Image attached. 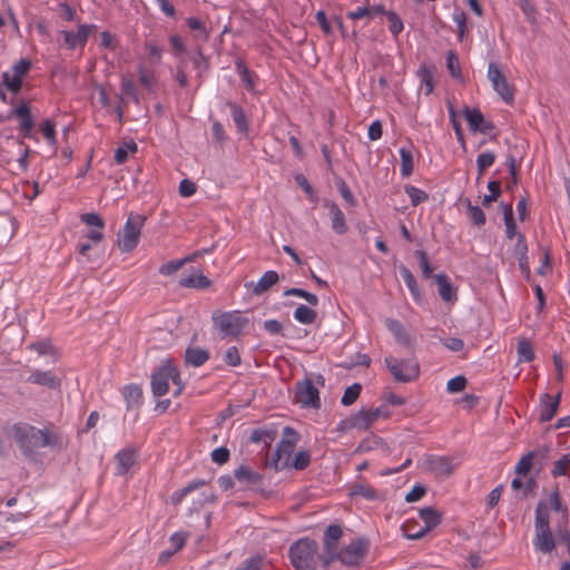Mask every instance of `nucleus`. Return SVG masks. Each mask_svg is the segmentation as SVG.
<instances>
[{"label":"nucleus","mask_w":570,"mask_h":570,"mask_svg":"<svg viewBox=\"0 0 570 570\" xmlns=\"http://www.w3.org/2000/svg\"><path fill=\"white\" fill-rule=\"evenodd\" d=\"M324 207L330 210L332 229L338 235H344L347 232V225L342 209L332 200H325Z\"/></svg>","instance_id":"16"},{"label":"nucleus","mask_w":570,"mask_h":570,"mask_svg":"<svg viewBox=\"0 0 570 570\" xmlns=\"http://www.w3.org/2000/svg\"><path fill=\"white\" fill-rule=\"evenodd\" d=\"M12 116L20 119L19 129L24 136H29L33 128V118L31 116L30 107L27 102H22L17 106L12 112Z\"/></svg>","instance_id":"19"},{"label":"nucleus","mask_w":570,"mask_h":570,"mask_svg":"<svg viewBox=\"0 0 570 570\" xmlns=\"http://www.w3.org/2000/svg\"><path fill=\"white\" fill-rule=\"evenodd\" d=\"M448 110H449V118H450V122L453 127V130L455 132V137L458 139V141L464 146L465 145V140H464V135H463V130H462V127H461V124L458 119V115H456V111L453 107V105L451 102H448Z\"/></svg>","instance_id":"41"},{"label":"nucleus","mask_w":570,"mask_h":570,"mask_svg":"<svg viewBox=\"0 0 570 570\" xmlns=\"http://www.w3.org/2000/svg\"><path fill=\"white\" fill-rule=\"evenodd\" d=\"M234 476L238 482L246 485L259 484L262 481V475L259 473L244 465H240L234 471Z\"/></svg>","instance_id":"31"},{"label":"nucleus","mask_w":570,"mask_h":570,"mask_svg":"<svg viewBox=\"0 0 570 570\" xmlns=\"http://www.w3.org/2000/svg\"><path fill=\"white\" fill-rule=\"evenodd\" d=\"M214 326L219 331L223 337H237L248 325V318L244 317L239 311L220 312L215 311L212 315Z\"/></svg>","instance_id":"4"},{"label":"nucleus","mask_w":570,"mask_h":570,"mask_svg":"<svg viewBox=\"0 0 570 570\" xmlns=\"http://www.w3.org/2000/svg\"><path fill=\"white\" fill-rule=\"evenodd\" d=\"M28 382L43 385L50 389H57L60 386L59 379L56 377L50 371L36 370L29 375Z\"/></svg>","instance_id":"23"},{"label":"nucleus","mask_w":570,"mask_h":570,"mask_svg":"<svg viewBox=\"0 0 570 570\" xmlns=\"http://www.w3.org/2000/svg\"><path fill=\"white\" fill-rule=\"evenodd\" d=\"M279 281L278 273L275 271H267L265 272L257 283L254 282H247L245 283V287L247 289H250L253 295H262L265 292H267L272 286L277 284Z\"/></svg>","instance_id":"14"},{"label":"nucleus","mask_w":570,"mask_h":570,"mask_svg":"<svg viewBox=\"0 0 570 570\" xmlns=\"http://www.w3.org/2000/svg\"><path fill=\"white\" fill-rule=\"evenodd\" d=\"M150 379L151 392L156 397H161L168 393L169 382H173L176 385V390L174 391L175 396H178L185 389L178 368L170 361L163 362L151 373Z\"/></svg>","instance_id":"3"},{"label":"nucleus","mask_w":570,"mask_h":570,"mask_svg":"<svg viewBox=\"0 0 570 570\" xmlns=\"http://www.w3.org/2000/svg\"><path fill=\"white\" fill-rule=\"evenodd\" d=\"M296 399L304 407H321L320 392L312 379H305L297 383Z\"/></svg>","instance_id":"11"},{"label":"nucleus","mask_w":570,"mask_h":570,"mask_svg":"<svg viewBox=\"0 0 570 570\" xmlns=\"http://www.w3.org/2000/svg\"><path fill=\"white\" fill-rule=\"evenodd\" d=\"M337 547L331 546V548H324V552L320 553V562L322 563V569L327 570L328 566L337 559Z\"/></svg>","instance_id":"58"},{"label":"nucleus","mask_w":570,"mask_h":570,"mask_svg":"<svg viewBox=\"0 0 570 570\" xmlns=\"http://www.w3.org/2000/svg\"><path fill=\"white\" fill-rule=\"evenodd\" d=\"M463 115L468 121L469 129L471 131H479L481 125L484 124V117L481 111L476 108L464 107Z\"/></svg>","instance_id":"38"},{"label":"nucleus","mask_w":570,"mask_h":570,"mask_svg":"<svg viewBox=\"0 0 570 570\" xmlns=\"http://www.w3.org/2000/svg\"><path fill=\"white\" fill-rule=\"evenodd\" d=\"M194 68L197 70L198 76H200L204 71L208 69V62L206 57L202 53V51H197L190 58Z\"/></svg>","instance_id":"62"},{"label":"nucleus","mask_w":570,"mask_h":570,"mask_svg":"<svg viewBox=\"0 0 570 570\" xmlns=\"http://www.w3.org/2000/svg\"><path fill=\"white\" fill-rule=\"evenodd\" d=\"M468 216L476 226L485 224V215L483 210L479 206H473L470 202L468 203Z\"/></svg>","instance_id":"54"},{"label":"nucleus","mask_w":570,"mask_h":570,"mask_svg":"<svg viewBox=\"0 0 570 570\" xmlns=\"http://www.w3.org/2000/svg\"><path fill=\"white\" fill-rule=\"evenodd\" d=\"M226 106L230 110V116L238 131L242 134H246L248 131V122L243 108L234 101H227Z\"/></svg>","instance_id":"29"},{"label":"nucleus","mask_w":570,"mask_h":570,"mask_svg":"<svg viewBox=\"0 0 570 570\" xmlns=\"http://www.w3.org/2000/svg\"><path fill=\"white\" fill-rule=\"evenodd\" d=\"M137 151V145L136 142L131 141L129 144H125L124 146L118 147L115 150V161L119 165L124 164L129 153H136Z\"/></svg>","instance_id":"50"},{"label":"nucleus","mask_w":570,"mask_h":570,"mask_svg":"<svg viewBox=\"0 0 570 570\" xmlns=\"http://www.w3.org/2000/svg\"><path fill=\"white\" fill-rule=\"evenodd\" d=\"M533 546L535 550L542 553H551L556 548V542L550 530H535V537L533 539Z\"/></svg>","instance_id":"21"},{"label":"nucleus","mask_w":570,"mask_h":570,"mask_svg":"<svg viewBox=\"0 0 570 570\" xmlns=\"http://www.w3.org/2000/svg\"><path fill=\"white\" fill-rule=\"evenodd\" d=\"M424 465L426 470L439 478H446L453 471L451 461L448 458L440 455L428 456L424 461Z\"/></svg>","instance_id":"13"},{"label":"nucleus","mask_w":570,"mask_h":570,"mask_svg":"<svg viewBox=\"0 0 570 570\" xmlns=\"http://www.w3.org/2000/svg\"><path fill=\"white\" fill-rule=\"evenodd\" d=\"M550 515L548 504L540 501L535 508V520H534V529L535 530H550Z\"/></svg>","instance_id":"36"},{"label":"nucleus","mask_w":570,"mask_h":570,"mask_svg":"<svg viewBox=\"0 0 570 570\" xmlns=\"http://www.w3.org/2000/svg\"><path fill=\"white\" fill-rule=\"evenodd\" d=\"M560 397L561 393H558L554 397L548 393L540 396L539 412L541 422H549L552 420L558 411Z\"/></svg>","instance_id":"15"},{"label":"nucleus","mask_w":570,"mask_h":570,"mask_svg":"<svg viewBox=\"0 0 570 570\" xmlns=\"http://www.w3.org/2000/svg\"><path fill=\"white\" fill-rule=\"evenodd\" d=\"M419 517L424 522V525L420 527L417 532H412L411 529H404V537L409 540L422 539L441 522V514L431 507L420 509Z\"/></svg>","instance_id":"10"},{"label":"nucleus","mask_w":570,"mask_h":570,"mask_svg":"<svg viewBox=\"0 0 570 570\" xmlns=\"http://www.w3.org/2000/svg\"><path fill=\"white\" fill-rule=\"evenodd\" d=\"M419 77H420V91L423 92L425 96H429L432 94L434 89V80H433V73L429 69H421L419 70Z\"/></svg>","instance_id":"40"},{"label":"nucleus","mask_w":570,"mask_h":570,"mask_svg":"<svg viewBox=\"0 0 570 570\" xmlns=\"http://www.w3.org/2000/svg\"><path fill=\"white\" fill-rule=\"evenodd\" d=\"M504 225H505V236L509 239H512L514 237L518 238V235L520 233L517 232V225L513 218V213L511 206H507L504 208Z\"/></svg>","instance_id":"43"},{"label":"nucleus","mask_w":570,"mask_h":570,"mask_svg":"<svg viewBox=\"0 0 570 570\" xmlns=\"http://www.w3.org/2000/svg\"><path fill=\"white\" fill-rule=\"evenodd\" d=\"M288 553L295 570H317L320 551L315 540L299 539L291 546Z\"/></svg>","instance_id":"2"},{"label":"nucleus","mask_w":570,"mask_h":570,"mask_svg":"<svg viewBox=\"0 0 570 570\" xmlns=\"http://www.w3.org/2000/svg\"><path fill=\"white\" fill-rule=\"evenodd\" d=\"M361 391L362 385L360 383H353L352 385L347 386L341 399V403L345 406L352 405L360 396Z\"/></svg>","instance_id":"44"},{"label":"nucleus","mask_w":570,"mask_h":570,"mask_svg":"<svg viewBox=\"0 0 570 570\" xmlns=\"http://www.w3.org/2000/svg\"><path fill=\"white\" fill-rule=\"evenodd\" d=\"M13 436L22 453L31 458L36 450L46 446H57L59 438L55 433L40 430L28 423H17L12 428Z\"/></svg>","instance_id":"1"},{"label":"nucleus","mask_w":570,"mask_h":570,"mask_svg":"<svg viewBox=\"0 0 570 570\" xmlns=\"http://www.w3.org/2000/svg\"><path fill=\"white\" fill-rule=\"evenodd\" d=\"M352 494L362 497L366 500H375L377 498V491L374 488L364 484L354 485Z\"/></svg>","instance_id":"56"},{"label":"nucleus","mask_w":570,"mask_h":570,"mask_svg":"<svg viewBox=\"0 0 570 570\" xmlns=\"http://www.w3.org/2000/svg\"><path fill=\"white\" fill-rule=\"evenodd\" d=\"M136 460H137V452L135 449L127 448V449L120 450L115 455L116 474L117 475L126 474L135 465Z\"/></svg>","instance_id":"17"},{"label":"nucleus","mask_w":570,"mask_h":570,"mask_svg":"<svg viewBox=\"0 0 570 570\" xmlns=\"http://www.w3.org/2000/svg\"><path fill=\"white\" fill-rule=\"evenodd\" d=\"M549 449L548 446H543L537 451H530L518 461L515 464L514 471L518 474H528L533 465V460L535 458H540L544 460L548 456Z\"/></svg>","instance_id":"18"},{"label":"nucleus","mask_w":570,"mask_h":570,"mask_svg":"<svg viewBox=\"0 0 570 570\" xmlns=\"http://www.w3.org/2000/svg\"><path fill=\"white\" fill-rule=\"evenodd\" d=\"M343 535V530L338 524H331L326 528L323 537L324 548L337 547L338 540Z\"/></svg>","instance_id":"39"},{"label":"nucleus","mask_w":570,"mask_h":570,"mask_svg":"<svg viewBox=\"0 0 570 570\" xmlns=\"http://www.w3.org/2000/svg\"><path fill=\"white\" fill-rule=\"evenodd\" d=\"M488 79L492 85L493 90L501 97V99L510 104L513 101V91L495 62H490L488 66Z\"/></svg>","instance_id":"9"},{"label":"nucleus","mask_w":570,"mask_h":570,"mask_svg":"<svg viewBox=\"0 0 570 570\" xmlns=\"http://www.w3.org/2000/svg\"><path fill=\"white\" fill-rule=\"evenodd\" d=\"M224 361L229 366H238L242 363V358L236 346H230L225 354Z\"/></svg>","instance_id":"64"},{"label":"nucleus","mask_w":570,"mask_h":570,"mask_svg":"<svg viewBox=\"0 0 570 570\" xmlns=\"http://www.w3.org/2000/svg\"><path fill=\"white\" fill-rule=\"evenodd\" d=\"M400 158H401V168L400 173L402 177H409L412 175L414 169L413 154L412 149L405 146H402L399 149Z\"/></svg>","instance_id":"35"},{"label":"nucleus","mask_w":570,"mask_h":570,"mask_svg":"<svg viewBox=\"0 0 570 570\" xmlns=\"http://www.w3.org/2000/svg\"><path fill=\"white\" fill-rule=\"evenodd\" d=\"M179 285L186 288L204 289L210 285V279L202 272L195 271L188 275H183Z\"/></svg>","instance_id":"20"},{"label":"nucleus","mask_w":570,"mask_h":570,"mask_svg":"<svg viewBox=\"0 0 570 570\" xmlns=\"http://www.w3.org/2000/svg\"><path fill=\"white\" fill-rule=\"evenodd\" d=\"M517 354H518V362H521V363L532 362L535 357L534 348H533L531 342L525 337L518 340Z\"/></svg>","instance_id":"34"},{"label":"nucleus","mask_w":570,"mask_h":570,"mask_svg":"<svg viewBox=\"0 0 570 570\" xmlns=\"http://www.w3.org/2000/svg\"><path fill=\"white\" fill-rule=\"evenodd\" d=\"M97 29L96 24L83 23L78 27V31L62 30L61 36L63 37L65 46L72 50L77 47H83L92 31Z\"/></svg>","instance_id":"12"},{"label":"nucleus","mask_w":570,"mask_h":570,"mask_svg":"<svg viewBox=\"0 0 570 570\" xmlns=\"http://www.w3.org/2000/svg\"><path fill=\"white\" fill-rule=\"evenodd\" d=\"M144 223V216L129 215L124 226L122 236L118 240V246L121 252H131L137 246Z\"/></svg>","instance_id":"7"},{"label":"nucleus","mask_w":570,"mask_h":570,"mask_svg":"<svg viewBox=\"0 0 570 570\" xmlns=\"http://www.w3.org/2000/svg\"><path fill=\"white\" fill-rule=\"evenodd\" d=\"M311 462V454L307 451H299L296 453L294 461H293V468L302 471L308 466Z\"/></svg>","instance_id":"61"},{"label":"nucleus","mask_w":570,"mask_h":570,"mask_svg":"<svg viewBox=\"0 0 570 570\" xmlns=\"http://www.w3.org/2000/svg\"><path fill=\"white\" fill-rule=\"evenodd\" d=\"M283 296H297L304 298L311 306H316L318 304V297L303 288H288L283 293Z\"/></svg>","instance_id":"42"},{"label":"nucleus","mask_w":570,"mask_h":570,"mask_svg":"<svg viewBox=\"0 0 570 570\" xmlns=\"http://www.w3.org/2000/svg\"><path fill=\"white\" fill-rule=\"evenodd\" d=\"M2 85L13 94H18L22 86V78L11 75L9 71L2 73Z\"/></svg>","instance_id":"47"},{"label":"nucleus","mask_w":570,"mask_h":570,"mask_svg":"<svg viewBox=\"0 0 570 570\" xmlns=\"http://www.w3.org/2000/svg\"><path fill=\"white\" fill-rule=\"evenodd\" d=\"M283 434L284 439L277 444L271 462L275 470H283L289 465L292 452L298 441L296 431L289 426L284 428Z\"/></svg>","instance_id":"5"},{"label":"nucleus","mask_w":570,"mask_h":570,"mask_svg":"<svg viewBox=\"0 0 570 570\" xmlns=\"http://www.w3.org/2000/svg\"><path fill=\"white\" fill-rule=\"evenodd\" d=\"M56 125L51 119H45L40 125V130L43 134L46 140L50 145H56Z\"/></svg>","instance_id":"53"},{"label":"nucleus","mask_w":570,"mask_h":570,"mask_svg":"<svg viewBox=\"0 0 570 570\" xmlns=\"http://www.w3.org/2000/svg\"><path fill=\"white\" fill-rule=\"evenodd\" d=\"M384 362L393 379L397 382H411L419 376V364L413 360H400L387 355Z\"/></svg>","instance_id":"6"},{"label":"nucleus","mask_w":570,"mask_h":570,"mask_svg":"<svg viewBox=\"0 0 570 570\" xmlns=\"http://www.w3.org/2000/svg\"><path fill=\"white\" fill-rule=\"evenodd\" d=\"M549 504L551 509L558 513H560L561 521H560V530L559 534L561 535L564 530L567 531L566 527L568 524V509L562 505L561 503V497L558 488H556L549 495Z\"/></svg>","instance_id":"22"},{"label":"nucleus","mask_w":570,"mask_h":570,"mask_svg":"<svg viewBox=\"0 0 570 570\" xmlns=\"http://www.w3.org/2000/svg\"><path fill=\"white\" fill-rule=\"evenodd\" d=\"M435 282L438 284L439 295L444 302L453 303L456 301V292L445 274H438Z\"/></svg>","instance_id":"24"},{"label":"nucleus","mask_w":570,"mask_h":570,"mask_svg":"<svg viewBox=\"0 0 570 570\" xmlns=\"http://www.w3.org/2000/svg\"><path fill=\"white\" fill-rule=\"evenodd\" d=\"M495 160V154L493 151H484L480 154L476 158V167L479 171V176H481L485 169L491 167Z\"/></svg>","instance_id":"49"},{"label":"nucleus","mask_w":570,"mask_h":570,"mask_svg":"<svg viewBox=\"0 0 570 570\" xmlns=\"http://www.w3.org/2000/svg\"><path fill=\"white\" fill-rule=\"evenodd\" d=\"M415 256L419 258L422 275L425 278H430L432 276L433 269L430 266L426 254L423 250H415Z\"/></svg>","instance_id":"63"},{"label":"nucleus","mask_w":570,"mask_h":570,"mask_svg":"<svg viewBox=\"0 0 570 570\" xmlns=\"http://www.w3.org/2000/svg\"><path fill=\"white\" fill-rule=\"evenodd\" d=\"M191 258L190 257H185L183 259H178V261H170L166 264H163L160 267H159V273L161 275H166V276H169V275H173L175 274L180 267H183L187 262H189Z\"/></svg>","instance_id":"51"},{"label":"nucleus","mask_w":570,"mask_h":570,"mask_svg":"<svg viewBox=\"0 0 570 570\" xmlns=\"http://www.w3.org/2000/svg\"><path fill=\"white\" fill-rule=\"evenodd\" d=\"M122 395L126 401L127 409H135L141 404L142 391L138 385L129 384L122 389Z\"/></svg>","instance_id":"30"},{"label":"nucleus","mask_w":570,"mask_h":570,"mask_svg":"<svg viewBox=\"0 0 570 570\" xmlns=\"http://www.w3.org/2000/svg\"><path fill=\"white\" fill-rule=\"evenodd\" d=\"M81 222L95 229H104L105 223L101 217L96 213H87L81 215Z\"/></svg>","instance_id":"60"},{"label":"nucleus","mask_w":570,"mask_h":570,"mask_svg":"<svg viewBox=\"0 0 570 570\" xmlns=\"http://www.w3.org/2000/svg\"><path fill=\"white\" fill-rule=\"evenodd\" d=\"M209 358V352L202 347L188 346L185 351V362L194 367H199Z\"/></svg>","instance_id":"25"},{"label":"nucleus","mask_w":570,"mask_h":570,"mask_svg":"<svg viewBox=\"0 0 570 570\" xmlns=\"http://www.w3.org/2000/svg\"><path fill=\"white\" fill-rule=\"evenodd\" d=\"M404 190H405V194L409 196L411 204L413 206H417L422 202L426 200L429 197L424 190H422L415 186H412V185H406L404 187Z\"/></svg>","instance_id":"46"},{"label":"nucleus","mask_w":570,"mask_h":570,"mask_svg":"<svg viewBox=\"0 0 570 570\" xmlns=\"http://www.w3.org/2000/svg\"><path fill=\"white\" fill-rule=\"evenodd\" d=\"M293 316L298 323L304 324V325H309L315 322V320L317 317V313L309 306L299 304L295 308Z\"/></svg>","instance_id":"37"},{"label":"nucleus","mask_w":570,"mask_h":570,"mask_svg":"<svg viewBox=\"0 0 570 570\" xmlns=\"http://www.w3.org/2000/svg\"><path fill=\"white\" fill-rule=\"evenodd\" d=\"M277 438V431L273 428H263L253 430L249 436L253 443H263L269 448L274 440Z\"/></svg>","instance_id":"28"},{"label":"nucleus","mask_w":570,"mask_h":570,"mask_svg":"<svg viewBox=\"0 0 570 570\" xmlns=\"http://www.w3.org/2000/svg\"><path fill=\"white\" fill-rule=\"evenodd\" d=\"M121 91L124 95L130 97L136 104L139 102L137 88L135 86V82L129 77H122L121 80Z\"/></svg>","instance_id":"55"},{"label":"nucleus","mask_w":570,"mask_h":570,"mask_svg":"<svg viewBox=\"0 0 570 570\" xmlns=\"http://www.w3.org/2000/svg\"><path fill=\"white\" fill-rule=\"evenodd\" d=\"M446 68L453 78L459 80L462 79L460 61L453 51H449L446 53Z\"/></svg>","instance_id":"48"},{"label":"nucleus","mask_w":570,"mask_h":570,"mask_svg":"<svg viewBox=\"0 0 570 570\" xmlns=\"http://www.w3.org/2000/svg\"><path fill=\"white\" fill-rule=\"evenodd\" d=\"M235 68L240 80L244 82L246 89L252 94H256L257 76L247 68L246 63L243 60H237L235 63Z\"/></svg>","instance_id":"26"},{"label":"nucleus","mask_w":570,"mask_h":570,"mask_svg":"<svg viewBox=\"0 0 570 570\" xmlns=\"http://www.w3.org/2000/svg\"><path fill=\"white\" fill-rule=\"evenodd\" d=\"M389 21V31L393 37H397L404 29V24L400 16L395 11L386 12Z\"/></svg>","instance_id":"45"},{"label":"nucleus","mask_w":570,"mask_h":570,"mask_svg":"<svg viewBox=\"0 0 570 570\" xmlns=\"http://www.w3.org/2000/svg\"><path fill=\"white\" fill-rule=\"evenodd\" d=\"M400 272H401V276H402L406 287L409 288L413 299L420 304L422 302L423 297H422L421 291L419 288V285H417V282H416L414 275L405 266H401Z\"/></svg>","instance_id":"33"},{"label":"nucleus","mask_w":570,"mask_h":570,"mask_svg":"<svg viewBox=\"0 0 570 570\" xmlns=\"http://www.w3.org/2000/svg\"><path fill=\"white\" fill-rule=\"evenodd\" d=\"M367 547L366 540L355 539L338 551L337 560L344 566L355 567L364 558Z\"/></svg>","instance_id":"8"},{"label":"nucleus","mask_w":570,"mask_h":570,"mask_svg":"<svg viewBox=\"0 0 570 570\" xmlns=\"http://www.w3.org/2000/svg\"><path fill=\"white\" fill-rule=\"evenodd\" d=\"M186 23L191 30L198 31V35H197L198 38H200L202 40L208 39V36H209L208 30L206 29V27L204 26V23L202 22L200 19H198L196 17H189V18H187Z\"/></svg>","instance_id":"52"},{"label":"nucleus","mask_w":570,"mask_h":570,"mask_svg":"<svg viewBox=\"0 0 570 570\" xmlns=\"http://www.w3.org/2000/svg\"><path fill=\"white\" fill-rule=\"evenodd\" d=\"M379 415V409L361 410L354 417L353 426L366 430L372 425L373 422L376 421Z\"/></svg>","instance_id":"32"},{"label":"nucleus","mask_w":570,"mask_h":570,"mask_svg":"<svg viewBox=\"0 0 570 570\" xmlns=\"http://www.w3.org/2000/svg\"><path fill=\"white\" fill-rule=\"evenodd\" d=\"M466 379L463 375H458L450 379L446 383V391L449 393H458L465 389Z\"/></svg>","instance_id":"59"},{"label":"nucleus","mask_w":570,"mask_h":570,"mask_svg":"<svg viewBox=\"0 0 570 570\" xmlns=\"http://www.w3.org/2000/svg\"><path fill=\"white\" fill-rule=\"evenodd\" d=\"M385 325L399 343L406 346L411 344V336L406 332L405 327L401 324V322L397 320L387 318L385 321Z\"/></svg>","instance_id":"27"},{"label":"nucleus","mask_w":570,"mask_h":570,"mask_svg":"<svg viewBox=\"0 0 570 570\" xmlns=\"http://www.w3.org/2000/svg\"><path fill=\"white\" fill-rule=\"evenodd\" d=\"M489 194L483 197V205L489 206L494 202L501 193V183L499 180H491L488 183Z\"/></svg>","instance_id":"57"}]
</instances>
